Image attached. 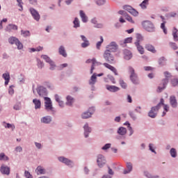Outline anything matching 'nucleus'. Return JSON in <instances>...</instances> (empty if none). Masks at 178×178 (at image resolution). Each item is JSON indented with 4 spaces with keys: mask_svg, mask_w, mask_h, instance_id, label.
Instances as JSON below:
<instances>
[{
    "mask_svg": "<svg viewBox=\"0 0 178 178\" xmlns=\"http://www.w3.org/2000/svg\"><path fill=\"white\" fill-rule=\"evenodd\" d=\"M132 41H133L132 37L127 38L124 40H121L120 42V45H121L122 47H126L127 44H131Z\"/></svg>",
    "mask_w": 178,
    "mask_h": 178,
    "instance_id": "obj_26",
    "label": "nucleus"
},
{
    "mask_svg": "<svg viewBox=\"0 0 178 178\" xmlns=\"http://www.w3.org/2000/svg\"><path fill=\"white\" fill-rule=\"evenodd\" d=\"M55 101L56 102H60L62 101V97H60L59 95L56 94L54 95Z\"/></svg>",
    "mask_w": 178,
    "mask_h": 178,
    "instance_id": "obj_56",
    "label": "nucleus"
},
{
    "mask_svg": "<svg viewBox=\"0 0 178 178\" xmlns=\"http://www.w3.org/2000/svg\"><path fill=\"white\" fill-rule=\"evenodd\" d=\"M141 41H144V37L143 35L140 33L136 34V41L134 42V44H140Z\"/></svg>",
    "mask_w": 178,
    "mask_h": 178,
    "instance_id": "obj_40",
    "label": "nucleus"
},
{
    "mask_svg": "<svg viewBox=\"0 0 178 178\" xmlns=\"http://www.w3.org/2000/svg\"><path fill=\"white\" fill-rule=\"evenodd\" d=\"M145 48L147 51H149V52H152V54H156V50L152 44H147L145 45Z\"/></svg>",
    "mask_w": 178,
    "mask_h": 178,
    "instance_id": "obj_33",
    "label": "nucleus"
},
{
    "mask_svg": "<svg viewBox=\"0 0 178 178\" xmlns=\"http://www.w3.org/2000/svg\"><path fill=\"white\" fill-rule=\"evenodd\" d=\"M37 63H38V67L39 69H42V67H44V63H42V61H41V60L38 58Z\"/></svg>",
    "mask_w": 178,
    "mask_h": 178,
    "instance_id": "obj_53",
    "label": "nucleus"
},
{
    "mask_svg": "<svg viewBox=\"0 0 178 178\" xmlns=\"http://www.w3.org/2000/svg\"><path fill=\"white\" fill-rule=\"evenodd\" d=\"M142 27L144 29V30H145V31H147L148 33H155V25L151 21H143L142 22Z\"/></svg>",
    "mask_w": 178,
    "mask_h": 178,
    "instance_id": "obj_2",
    "label": "nucleus"
},
{
    "mask_svg": "<svg viewBox=\"0 0 178 178\" xmlns=\"http://www.w3.org/2000/svg\"><path fill=\"white\" fill-rule=\"evenodd\" d=\"M148 5H149V0H143L142 3L139 5L141 9H147Z\"/></svg>",
    "mask_w": 178,
    "mask_h": 178,
    "instance_id": "obj_35",
    "label": "nucleus"
},
{
    "mask_svg": "<svg viewBox=\"0 0 178 178\" xmlns=\"http://www.w3.org/2000/svg\"><path fill=\"white\" fill-rule=\"evenodd\" d=\"M166 62H168V60L165 57H161L159 59V65L160 66H165Z\"/></svg>",
    "mask_w": 178,
    "mask_h": 178,
    "instance_id": "obj_42",
    "label": "nucleus"
},
{
    "mask_svg": "<svg viewBox=\"0 0 178 178\" xmlns=\"http://www.w3.org/2000/svg\"><path fill=\"white\" fill-rule=\"evenodd\" d=\"M118 13H119V15H122V16H124V17H125V19L129 15V14H127V13L124 10H120V11H118Z\"/></svg>",
    "mask_w": 178,
    "mask_h": 178,
    "instance_id": "obj_60",
    "label": "nucleus"
},
{
    "mask_svg": "<svg viewBox=\"0 0 178 178\" xmlns=\"http://www.w3.org/2000/svg\"><path fill=\"white\" fill-rule=\"evenodd\" d=\"M17 25L9 24L6 26L5 31H7V33H11L12 31L17 30Z\"/></svg>",
    "mask_w": 178,
    "mask_h": 178,
    "instance_id": "obj_22",
    "label": "nucleus"
},
{
    "mask_svg": "<svg viewBox=\"0 0 178 178\" xmlns=\"http://www.w3.org/2000/svg\"><path fill=\"white\" fill-rule=\"evenodd\" d=\"M170 154L172 158H176L177 156V150L175 148H171L170 150Z\"/></svg>",
    "mask_w": 178,
    "mask_h": 178,
    "instance_id": "obj_46",
    "label": "nucleus"
},
{
    "mask_svg": "<svg viewBox=\"0 0 178 178\" xmlns=\"http://www.w3.org/2000/svg\"><path fill=\"white\" fill-rule=\"evenodd\" d=\"M35 173H37V175H44V173H45V169H44V168L42 167L41 165H39L35 169Z\"/></svg>",
    "mask_w": 178,
    "mask_h": 178,
    "instance_id": "obj_37",
    "label": "nucleus"
},
{
    "mask_svg": "<svg viewBox=\"0 0 178 178\" xmlns=\"http://www.w3.org/2000/svg\"><path fill=\"white\" fill-rule=\"evenodd\" d=\"M97 163L99 168H104L105 163H106V159L102 154H98L97 156Z\"/></svg>",
    "mask_w": 178,
    "mask_h": 178,
    "instance_id": "obj_8",
    "label": "nucleus"
},
{
    "mask_svg": "<svg viewBox=\"0 0 178 178\" xmlns=\"http://www.w3.org/2000/svg\"><path fill=\"white\" fill-rule=\"evenodd\" d=\"M79 16L83 23H87L88 22V17L83 10H79Z\"/></svg>",
    "mask_w": 178,
    "mask_h": 178,
    "instance_id": "obj_21",
    "label": "nucleus"
},
{
    "mask_svg": "<svg viewBox=\"0 0 178 178\" xmlns=\"http://www.w3.org/2000/svg\"><path fill=\"white\" fill-rule=\"evenodd\" d=\"M103 58L104 60L108 63H113V62H115V56H113V54H112V52L109 51V50L104 51Z\"/></svg>",
    "mask_w": 178,
    "mask_h": 178,
    "instance_id": "obj_6",
    "label": "nucleus"
},
{
    "mask_svg": "<svg viewBox=\"0 0 178 178\" xmlns=\"http://www.w3.org/2000/svg\"><path fill=\"white\" fill-rule=\"evenodd\" d=\"M73 104H74V98L70 95H67L66 97L65 104L67 105V106H72Z\"/></svg>",
    "mask_w": 178,
    "mask_h": 178,
    "instance_id": "obj_24",
    "label": "nucleus"
},
{
    "mask_svg": "<svg viewBox=\"0 0 178 178\" xmlns=\"http://www.w3.org/2000/svg\"><path fill=\"white\" fill-rule=\"evenodd\" d=\"M0 161H3L4 162H8L9 161V156H8L5 153H0Z\"/></svg>",
    "mask_w": 178,
    "mask_h": 178,
    "instance_id": "obj_43",
    "label": "nucleus"
},
{
    "mask_svg": "<svg viewBox=\"0 0 178 178\" xmlns=\"http://www.w3.org/2000/svg\"><path fill=\"white\" fill-rule=\"evenodd\" d=\"M135 47H136L138 52L140 54V55H144V53L145 52L144 47L140 44V43H134Z\"/></svg>",
    "mask_w": 178,
    "mask_h": 178,
    "instance_id": "obj_32",
    "label": "nucleus"
},
{
    "mask_svg": "<svg viewBox=\"0 0 178 178\" xmlns=\"http://www.w3.org/2000/svg\"><path fill=\"white\" fill-rule=\"evenodd\" d=\"M135 112H136V113H143V111L141 110V106H136V108L134 109Z\"/></svg>",
    "mask_w": 178,
    "mask_h": 178,
    "instance_id": "obj_62",
    "label": "nucleus"
},
{
    "mask_svg": "<svg viewBox=\"0 0 178 178\" xmlns=\"http://www.w3.org/2000/svg\"><path fill=\"white\" fill-rule=\"evenodd\" d=\"M21 34L23 35V37H30V31H21Z\"/></svg>",
    "mask_w": 178,
    "mask_h": 178,
    "instance_id": "obj_51",
    "label": "nucleus"
},
{
    "mask_svg": "<svg viewBox=\"0 0 178 178\" xmlns=\"http://www.w3.org/2000/svg\"><path fill=\"white\" fill-rule=\"evenodd\" d=\"M52 122V117L51 116H46L45 118V123L49 124Z\"/></svg>",
    "mask_w": 178,
    "mask_h": 178,
    "instance_id": "obj_61",
    "label": "nucleus"
},
{
    "mask_svg": "<svg viewBox=\"0 0 178 178\" xmlns=\"http://www.w3.org/2000/svg\"><path fill=\"white\" fill-rule=\"evenodd\" d=\"M161 105H163V99H161L160 102L156 106L152 107L148 113V116L152 118V119H155Z\"/></svg>",
    "mask_w": 178,
    "mask_h": 178,
    "instance_id": "obj_3",
    "label": "nucleus"
},
{
    "mask_svg": "<svg viewBox=\"0 0 178 178\" xmlns=\"http://www.w3.org/2000/svg\"><path fill=\"white\" fill-rule=\"evenodd\" d=\"M101 65H102V63H99L97 60V59L95 58H92V64L90 68V74H92L94 70H95V67L96 66H101Z\"/></svg>",
    "mask_w": 178,
    "mask_h": 178,
    "instance_id": "obj_20",
    "label": "nucleus"
},
{
    "mask_svg": "<svg viewBox=\"0 0 178 178\" xmlns=\"http://www.w3.org/2000/svg\"><path fill=\"white\" fill-rule=\"evenodd\" d=\"M81 38L82 41H83V42L81 44V48H87L90 47V41L88 40V39H87L86 36H84L83 35H81Z\"/></svg>",
    "mask_w": 178,
    "mask_h": 178,
    "instance_id": "obj_17",
    "label": "nucleus"
},
{
    "mask_svg": "<svg viewBox=\"0 0 178 178\" xmlns=\"http://www.w3.org/2000/svg\"><path fill=\"white\" fill-rule=\"evenodd\" d=\"M95 2L98 6H102V5H105L106 0H95Z\"/></svg>",
    "mask_w": 178,
    "mask_h": 178,
    "instance_id": "obj_48",
    "label": "nucleus"
},
{
    "mask_svg": "<svg viewBox=\"0 0 178 178\" xmlns=\"http://www.w3.org/2000/svg\"><path fill=\"white\" fill-rule=\"evenodd\" d=\"M90 168L88 166H85L83 168V172L84 175H86V176H88V175H90Z\"/></svg>",
    "mask_w": 178,
    "mask_h": 178,
    "instance_id": "obj_58",
    "label": "nucleus"
},
{
    "mask_svg": "<svg viewBox=\"0 0 178 178\" xmlns=\"http://www.w3.org/2000/svg\"><path fill=\"white\" fill-rule=\"evenodd\" d=\"M123 9L124 10H127V12H129L132 16H134L135 17L138 16V11L136 10V9L133 8L131 6L125 5L123 6Z\"/></svg>",
    "mask_w": 178,
    "mask_h": 178,
    "instance_id": "obj_10",
    "label": "nucleus"
},
{
    "mask_svg": "<svg viewBox=\"0 0 178 178\" xmlns=\"http://www.w3.org/2000/svg\"><path fill=\"white\" fill-rule=\"evenodd\" d=\"M111 147H112V144H111V143H106V145H104L102 147V149H103V151H106V149H109V148H111Z\"/></svg>",
    "mask_w": 178,
    "mask_h": 178,
    "instance_id": "obj_52",
    "label": "nucleus"
},
{
    "mask_svg": "<svg viewBox=\"0 0 178 178\" xmlns=\"http://www.w3.org/2000/svg\"><path fill=\"white\" fill-rule=\"evenodd\" d=\"M33 102L35 105V109H41V101L40 99H33Z\"/></svg>",
    "mask_w": 178,
    "mask_h": 178,
    "instance_id": "obj_36",
    "label": "nucleus"
},
{
    "mask_svg": "<svg viewBox=\"0 0 178 178\" xmlns=\"http://www.w3.org/2000/svg\"><path fill=\"white\" fill-rule=\"evenodd\" d=\"M144 176L147 178H159V175H153L148 171H144Z\"/></svg>",
    "mask_w": 178,
    "mask_h": 178,
    "instance_id": "obj_41",
    "label": "nucleus"
},
{
    "mask_svg": "<svg viewBox=\"0 0 178 178\" xmlns=\"http://www.w3.org/2000/svg\"><path fill=\"white\" fill-rule=\"evenodd\" d=\"M58 53L60 55H61V56H63V58H66L67 56V53H66V49L63 45L59 47Z\"/></svg>",
    "mask_w": 178,
    "mask_h": 178,
    "instance_id": "obj_27",
    "label": "nucleus"
},
{
    "mask_svg": "<svg viewBox=\"0 0 178 178\" xmlns=\"http://www.w3.org/2000/svg\"><path fill=\"white\" fill-rule=\"evenodd\" d=\"M149 149L151 151V152H153V154H156V151H155V149L154 147V144L149 143Z\"/></svg>",
    "mask_w": 178,
    "mask_h": 178,
    "instance_id": "obj_54",
    "label": "nucleus"
},
{
    "mask_svg": "<svg viewBox=\"0 0 178 178\" xmlns=\"http://www.w3.org/2000/svg\"><path fill=\"white\" fill-rule=\"evenodd\" d=\"M39 96L45 99V88L44 86H38L36 89Z\"/></svg>",
    "mask_w": 178,
    "mask_h": 178,
    "instance_id": "obj_18",
    "label": "nucleus"
},
{
    "mask_svg": "<svg viewBox=\"0 0 178 178\" xmlns=\"http://www.w3.org/2000/svg\"><path fill=\"white\" fill-rule=\"evenodd\" d=\"M170 104L172 108H177V99H176V97L175 95L170 97Z\"/></svg>",
    "mask_w": 178,
    "mask_h": 178,
    "instance_id": "obj_23",
    "label": "nucleus"
},
{
    "mask_svg": "<svg viewBox=\"0 0 178 178\" xmlns=\"http://www.w3.org/2000/svg\"><path fill=\"white\" fill-rule=\"evenodd\" d=\"M8 42L12 44H15L17 47V49H23V44H22L16 37H10L8 39Z\"/></svg>",
    "mask_w": 178,
    "mask_h": 178,
    "instance_id": "obj_7",
    "label": "nucleus"
},
{
    "mask_svg": "<svg viewBox=\"0 0 178 178\" xmlns=\"http://www.w3.org/2000/svg\"><path fill=\"white\" fill-rule=\"evenodd\" d=\"M103 65H104V67H106V69H109V70H111V72H113L115 76H118V70H116L115 67L106 63H104Z\"/></svg>",
    "mask_w": 178,
    "mask_h": 178,
    "instance_id": "obj_28",
    "label": "nucleus"
},
{
    "mask_svg": "<svg viewBox=\"0 0 178 178\" xmlns=\"http://www.w3.org/2000/svg\"><path fill=\"white\" fill-rule=\"evenodd\" d=\"M29 12H30L33 19H34V20H35L36 22H40V19L41 18V17H40L38 11H37L33 8H29Z\"/></svg>",
    "mask_w": 178,
    "mask_h": 178,
    "instance_id": "obj_11",
    "label": "nucleus"
},
{
    "mask_svg": "<svg viewBox=\"0 0 178 178\" xmlns=\"http://www.w3.org/2000/svg\"><path fill=\"white\" fill-rule=\"evenodd\" d=\"M127 170H124V175H129V173H131L133 172V163L131 162H127L126 163Z\"/></svg>",
    "mask_w": 178,
    "mask_h": 178,
    "instance_id": "obj_19",
    "label": "nucleus"
},
{
    "mask_svg": "<svg viewBox=\"0 0 178 178\" xmlns=\"http://www.w3.org/2000/svg\"><path fill=\"white\" fill-rule=\"evenodd\" d=\"M124 60H131L133 59V53L129 49H124L122 51Z\"/></svg>",
    "mask_w": 178,
    "mask_h": 178,
    "instance_id": "obj_12",
    "label": "nucleus"
},
{
    "mask_svg": "<svg viewBox=\"0 0 178 178\" xmlns=\"http://www.w3.org/2000/svg\"><path fill=\"white\" fill-rule=\"evenodd\" d=\"M106 90H108L111 92H117V91H119V90H120V88L115 86L107 85Z\"/></svg>",
    "mask_w": 178,
    "mask_h": 178,
    "instance_id": "obj_30",
    "label": "nucleus"
},
{
    "mask_svg": "<svg viewBox=\"0 0 178 178\" xmlns=\"http://www.w3.org/2000/svg\"><path fill=\"white\" fill-rule=\"evenodd\" d=\"M73 24H74V29H79L80 27V20L79 18L75 17L74 21H73Z\"/></svg>",
    "mask_w": 178,
    "mask_h": 178,
    "instance_id": "obj_45",
    "label": "nucleus"
},
{
    "mask_svg": "<svg viewBox=\"0 0 178 178\" xmlns=\"http://www.w3.org/2000/svg\"><path fill=\"white\" fill-rule=\"evenodd\" d=\"M97 83V74H93L89 80L90 86H94Z\"/></svg>",
    "mask_w": 178,
    "mask_h": 178,
    "instance_id": "obj_34",
    "label": "nucleus"
},
{
    "mask_svg": "<svg viewBox=\"0 0 178 178\" xmlns=\"http://www.w3.org/2000/svg\"><path fill=\"white\" fill-rule=\"evenodd\" d=\"M7 129H10V130H12V131H13V130H15V129H16V127L13 124H9L8 123Z\"/></svg>",
    "mask_w": 178,
    "mask_h": 178,
    "instance_id": "obj_63",
    "label": "nucleus"
},
{
    "mask_svg": "<svg viewBox=\"0 0 178 178\" xmlns=\"http://www.w3.org/2000/svg\"><path fill=\"white\" fill-rule=\"evenodd\" d=\"M162 105L163 106L164 111H163L161 116H162V118H163L164 116L166 115V113H168V111H169L170 107H169V105L165 104H163H163L161 105V106H162Z\"/></svg>",
    "mask_w": 178,
    "mask_h": 178,
    "instance_id": "obj_38",
    "label": "nucleus"
},
{
    "mask_svg": "<svg viewBox=\"0 0 178 178\" xmlns=\"http://www.w3.org/2000/svg\"><path fill=\"white\" fill-rule=\"evenodd\" d=\"M168 83H169V79H164L162 81V83L157 88V90H156L157 92H162L163 90L166 88V86H168Z\"/></svg>",
    "mask_w": 178,
    "mask_h": 178,
    "instance_id": "obj_14",
    "label": "nucleus"
},
{
    "mask_svg": "<svg viewBox=\"0 0 178 178\" xmlns=\"http://www.w3.org/2000/svg\"><path fill=\"white\" fill-rule=\"evenodd\" d=\"M117 134L119 136H126V134H127V129L123 127H120L117 130Z\"/></svg>",
    "mask_w": 178,
    "mask_h": 178,
    "instance_id": "obj_29",
    "label": "nucleus"
},
{
    "mask_svg": "<svg viewBox=\"0 0 178 178\" xmlns=\"http://www.w3.org/2000/svg\"><path fill=\"white\" fill-rule=\"evenodd\" d=\"M45 111L46 112H49L50 115H54L56 112L52 105V100L49 97H45Z\"/></svg>",
    "mask_w": 178,
    "mask_h": 178,
    "instance_id": "obj_4",
    "label": "nucleus"
},
{
    "mask_svg": "<svg viewBox=\"0 0 178 178\" xmlns=\"http://www.w3.org/2000/svg\"><path fill=\"white\" fill-rule=\"evenodd\" d=\"M83 134H84V137L85 138H88L89 136H90V133H91V127H90V126L88 125V123H86L83 126Z\"/></svg>",
    "mask_w": 178,
    "mask_h": 178,
    "instance_id": "obj_16",
    "label": "nucleus"
},
{
    "mask_svg": "<svg viewBox=\"0 0 178 178\" xmlns=\"http://www.w3.org/2000/svg\"><path fill=\"white\" fill-rule=\"evenodd\" d=\"M169 45H170V48L174 49V51H176L178 49L177 44L175 42H170Z\"/></svg>",
    "mask_w": 178,
    "mask_h": 178,
    "instance_id": "obj_49",
    "label": "nucleus"
},
{
    "mask_svg": "<svg viewBox=\"0 0 178 178\" xmlns=\"http://www.w3.org/2000/svg\"><path fill=\"white\" fill-rule=\"evenodd\" d=\"M58 161L60 162V163H63L65 165V166H68V168H70L71 169L74 168V161L63 156H58Z\"/></svg>",
    "mask_w": 178,
    "mask_h": 178,
    "instance_id": "obj_5",
    "label": "nucleus"
},
{
    "mask_svg": "<svg viewBox=\"0 0 178 178\" xmlns=\"http://www.w3.org/2000/svg\"><path fill=\"white\" fill-rule=\"evenodd\" d=\"M118 48V43H116V42H111L106 47V51H109V52H116Z\"/></svg>",
    "mask_w": 178,
    "mask_h": 178,
    "instance_id": "obj_9",
    "label": "nucleus"
},
{
    "mask_svg": "<svg viewBox=\"0 0 178 178\" xmlns=\"http://www.w3.org/2000/svg\"><path fill=\"white\" fill-rule=\"evenodd\" d=\"M81 116L82 119H90V118H91L92 115L91 113L87 111L82 113Z\"/></svg>",
    "mask_w": 178,
    "mask_h": 178,
    "instance_id": "obj_44",
    "label": "nucleus"
},
{
    "mask_svg": "<svg viewBox=\"0 0 178 178\" xmlns=\"http://www.w3.org/2000/svg\"><path fill=\"white\" fill-rule=\"evenodd\" d=\"M130 118H131V119H133V120H137V115H136V113H134V112L131 111L129 113Z\"/></svg>",
    "mask_w": 178,
    "mask_h": 178,
    "instance_id": "obj_55",
    "label": "nucleus"
},
{
    "mask_svg": "<svg viewBox=\"0 0 178 178\" xmlns=\"http://www.w3.org/2000/svg\"><path fill=\"white\" fill-rule=\"evenodd\" d=\"M24 175H25V177L26 178H33V175H31V174H30V172L29 171H25Z\"/></svg>",
    "mask_w": 178,
    "mask_h": 178,
    "instance_id": "obj_64",
    "label": "nucleus"
},
{
    "mask_svg": "<svg viewBox=\"0 0 178 178\" xmlns=\"http://www.w3.org/2000/svg\"><path fill=\"white\" fill-rule=\"evenodd\" d=\"M161 29H162L164 34H168V29H166V27L165 26V22H163L161 24Z\"/></svg>",
    "mask_w": 178,
    "mask_h": 178,
    "instance_id": "obj_57",
    "label": "nucleus"
},
{
    "mask_svg": "<svg viewBox=\"0 0 178 178\" xmlns=\"http://www.w3.org/2000/svg\"><path fill=\"white\" fill-rule=\"evenodd\" d=\"M2 77L5 80V86H8L9 84V81H10V74L9 72H5L3 74Z\"/></svg>",
    "mask_w": 178,
    "mask_h": 178,
    "instance_id": "obj_31",
    "label": "nucleus"
},
{
    "mask_svg": "<svg viewBox=\"0 0 178 178\" xmlns=\"http://www.w3.org/2000/svg\"><path fill=\"white\" fill-rule=\"evenodd\" d=\"M120 86L122 87V88H124V90L127 88V83H126L125 81L122 79L120 80Z\"/></svg>",
    "mask_w": 178,
    "mask_h": 178,
    "instance_id": "obj_50",
    "label": "nucleus"
},
{
    "mask_svg": "<svg viewBox=\"0 0 178 178\" xmlns=\"http://www.w3.org/2000/svg\"><path fill=\"white\" fill-rule=\"evenodd\" d=\"M0 172L1 175L9 176V175H10V168L8 165H5V164H3L0 167Z\"/></svg>",
    "mask_w": 178,
    "mask_h": 178,
    "instance_id": "obj_13",
    "label": "nucleus"
},
{
    "mask_svg": "<svg viewBox=\"0 0 178 178\" xmlns=\"http://www.w3.org/2000/svg\"><path fill=\"white\" fill-rule=\"evenodd\" d=\"M171 84L173 86V87L178 86V79H172Z\"/></svg>",
    "mask_w": 178,
    "mask_h": 178,
    "instance_id": "obj_59",
    "label": "nucleus"
},
{
    "mask_svg": "<svg viewBox=\"0 0 178 178\" xmlns=\"http://www.w3.org/2000/svg\"><path fill=\"white\" fill-rule=\"evenodd\" d=\"M45 62H47V63H49L50 67L49 69L51 70H55V69H56V65L55 64V62H54L49 57H48L47 56H45Z\"/></svg>",
    "mask_w": 178,
    "mask_h": 178,
    "instance_id": "obj_15",
    "label": "nucleus"
},
{
    "mask_svg": "<svg viewBox=\"0 0 178 178\" xmlns=\"http://www.w3.org/2000/svg\"><path fill=\"white\" fill-rule=\"evenodd\" d=\"M128 72L129 73V79L133 83V84L138 85L140 84V79H138V75L136 73V70L131 66L128 67Z\"/></svg>",
    "mask_w": 178,
    "mask_h": 178,
    "instance_id": "obj_1",
    "label": "nucleus"
},
{
    "mask_svg": "<svg viewBox=\"0 0 178 178\" xmlns=\"http://www.w3.org/2000/svg\"><path fill=\"white\" fill-rule=\"evenodd\" d=\"M90 22L92 24L95 25L94 27L95 29H102V27H104V24L98 23V21L97 20L96 17L92 18Z\"/></svg>",
    "mask_w": 178,
    "mask_h": 178,
    "instance_id": "obj_25",
    "label": "nucleus"
},
{
    "mask_svg": "<svg viewBox=\"0 0 178 178\" xmlns=\"http://www.w3.org/2000/svg\"><path fill=\"white\" fill-rule=\"evenodd\" d=\"M102 42H104V37L100 36V41L97 42L96 44L97 49H101V46L102 45Z\"/></svg>",
    "mask_w": 178,
    "mask_h": 178,
    "instance_id": "obj_47",
    "label": "nucleus"
},
{
    "mask_svg": "<svg viewBox=\"0 0 178 178\" xmlns=\"http://www.w3.org/2000/svg\"><path fill=\"white\" fill-rule=\"evenodd\" d=\"M42 49H44V47H41V46H38L36 48H29V52L31 54L33 52H40V51H42Z\"/></svg>",
    "mask_w": 178,
    "mask_h": 178,
    "instance_id": "obj_39",
    "label": "nucleus"
}]
</instances>
